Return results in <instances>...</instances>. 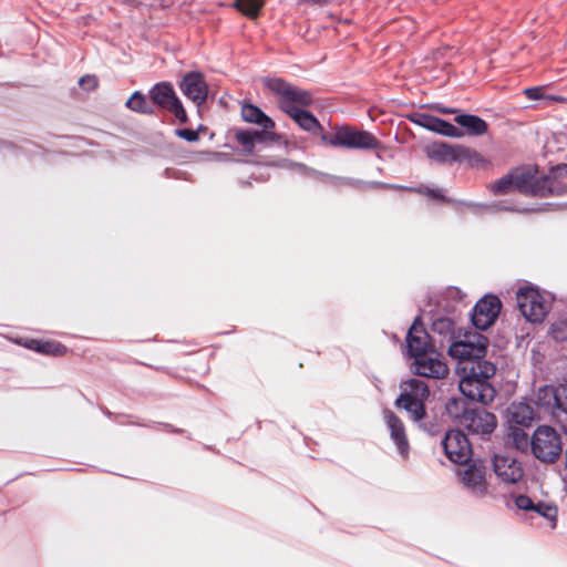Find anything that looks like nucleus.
<instances>
[{"label":"nucleus","mask_w":567,"mask_h":567,"mask_svg":"<svg viewBox=\"0 0 567 567\" xmlns=\"http://www.w3.org/2000/svg\"><path fill=\"white\" fill-rule=\"evenodd\" d=\"M290 117L301 130L312 135H318L324 145L359 151H377L382 148V144L375 135L368 131L359 130L355 126L338 125L334 126L333 133L328 134L318 118L306 110H300L291 114Z\"/></svg>","instance_id":"1"},{"label":"nucleus","mask_w":567,"mask_h":567,"mask_svg":"<svg viewBox=\"0 0 567 567\" xmlns=\"http://www.w3.org/2000/svg\"><path fill=\"white\" fill-rule=\"evenodd\" d=\"M495 372L496 367L489 361H467L460 370V391L472 401L488 404L496 395L491 382Z\"/></svg>","instance_id":"2"},{"label":"nucleus","mask_w":567,"mask_h":567,"mask_svg":"<svg viewBox=\"0 0 567 567\" xmlns=\"http://www.w3.org/2000/svg\"><path fill=\"white\" fill-rule=\"evenodd\" d=\"M529 447L533 456L539 462L553 464L563 454V434L550 425H539L530 436Z\"/></svg>","instance_id":"3"},{"label":"nucleus","mask_w":567,"mask_h":567,"mask_svg":"<svg viewBox=\"0 0 567 567\" xmlns=\"http://www.w3.org/2000/svg\"><path fill=\"white\" fill-rule=\"evenodd\" d=\"M266 86L277 96L279 109L289 116L310 106L313 102L312 94L309 91L297 87L279 78L266 80Z\"/></svg>","instance_id":"4"},{"label":"nucleus","mask_w":567,"mask_h":567,"mask_svg":"<svg viewBox=\"0 0 567 567\" xmlns=\"http://www.w3.org/2000/svg\"><path fill=\"white\" fill-rule=\"evenodd\" d=\"M516 302L524 318L533 323L543 322L548 313L544 296L534 287H522L516 292Z\"/></svg>","instance_id":"5"},{"label":"nucleus","mask_w":567,"mask_h":567,"mask_svg":"<svg viewBox=\"0 0 567 567\" xmlns=\"http://www.w3.org/2000/svg\"><path fill=\"white\" fill-rule=\"evenodd\" d=\"M567 194V164H560L547 176H534L530 196L547 197Z\"/></svg>","instance_id":"6"},{"label":"nucleus","mask_w":567,"mask_h":567,"mask_svg":"<svg viewBox=\"0 0 567 567\" xmlns=\"http://www.w3.org/2000/svg\"><path fill=\"white\" fill-rule=\"evenodd\" d=\"M152 103L175 115L181 123L188 121L186 111L169 82L156 83L150 91Z\"/></svg>","instance_id":"7"},{"label":"nucleus","mask_w":567,"mask_h":567,"mask_svg":"<svg viewBox=\"0 0 567 567\" xmlns=\"http://www.w3.org/2000/svg\"><path fill=\"white\" fill-rule=\"evenodd\" d=\"M487 339L481 334L475 336V341L470 339L453 342L449 348V354L458 360V371L467 361H485Z\"/></svg>","instance_id":"8"},{"label":"nucleus","mask_w":567,"mask_h":567,"mask_svg":"<svg viewBox=\"0 0 567 567\" xmlns=\"http://www.w3.org/2000/svg\"><path fill=\"white\" fill-rule=\"evenodd\" d=\"M446 457L455 464L471 461L473 451L467 436L461 430H450L441 442Z\"/></svg>","instance_id":"9"},{"label":"nucleus","mask_w":567,"mask_h":567,"mask_svg":"<svg viewBox=\"0 0 567 567\" xmlns=\"http://www.w3.org/2000/svg\"><path fill=\"white\" fill-rule=\"evenodd\" d=\"M502 309V302L494 295H486L474 306L472 322L475 328L486 330L496 321Z\"/></svg>","instance_id":"10"},{"label":"nucleus","mask_w":567,"mask_h":567,"mask_svg":"<svg viewBox=\"0 0 567 567\" xmlns=\"http://www.w3.org/2000/svg\"><path fill=\"white\" fill-rule=\"evenodd\" d=\"M496 416L483 408H472L471 412H467L465 420L462 421V426L470 433L481 437H488L496 429Z\"/></svg>","instance_id":"11"},{"label":"nucleus","mask_w":567,"mask_h":567,"mask_svg":"<svg viewBox=\"0 0 567 567\" xmlns=\"http://www.w3.org/2000/svg\"><path fill=\"white\" fill-rule=\"evenodd\" d=\"M465 467L460 472L462 483L472 491V493L483 496L487 492L486 466L482 461H473L464 464Z\"/></svg>","instance_id":"12"},{"label":"nucleus","mask_w":567,"mask_h":567,"mask_svg":"<svg viewBox=\"0 0 567 567\" xmlns=\"http://www.w3.org/2000/svg\"><path fill=\"white\" fill-rule=\"evenodd\" d=\"M415 373L430 379H444L449 374L446 363L435 352H426L414 359Z\"/></svg>","instance_id":"13"},{"label":"nucleus","mask_w":567,"mask_h":567,"mask_svg":"<svg viewBox=\"0 0 567 567\" xmlns=\"http://www.w3.org/2000/svg\"><path fill=\"white\" fill-rule=\"evenodd\" d=\"M532 183L533 175L528 173L507 174L494 182L491 189L495 195H505L514 189L524 195H530Z\"/></svg>","instance_id":"14"},{"label":"nucleus","mask_w":567,"mask_h":567,"mask_svg":"<svg viewBox=\"0 0 567 567\" xmlns=\"http://www.w3.org/2000/svg\"><path fill=\"white\" fill-rule=\"evenodd\" d=\"M493 468L496 476L507 484L517 483L524 475L522 464L516 458L506 455H495Z\"/></svg>","instance_id":"15"},{"label":"nucleus","mask_w":567,"mask_h":567,"mask_svg":"<svg viewBox=\"0 0 567 567\" xmlns=\"http://www.w3.org/2000/svg\"><path fill=\"white\" fill-rule=\"evenodd\" d=\"M408 352L414 359L423 353L429 352L431 347L430 336L426 332L420 318L412 323L406 334Z\"/></svg>","instance_id":"16"},{"label":"nucleus","mask_w":567,"mask_h":567,"mask_svg":"<svg viewBox=\"0 0 567 567\" xmlns=\"http://www.w3.org/2000/svg\"><path fill=\"white\" fill-rule=\"evenodd\" d=\"M181 91L197 105L203 104L208 94L207 84L204 76L199 72L187 73L181 84Z\"/></svg>","instance_id":"17"},{"label":"nucleus","mask_w":567,"mask_h":567,"mask_svg":"<svg viewBox=\"0 0 567 567\" xmlns=\"http://www.w3.org/2000/svg\"><path fill=\"white\" fill-rule=\"evenodd\" d=\"M416 116H417V118H415L413 116V117H411V120L414 123H416L432 132H435V133H439L441 135L449 136V137H462L464 135L463 131H461L458 127L454 126L453 124H451L450 122H447L443 118L427 115V114H419Z\"/></svg>","instance_id":"18"},{"label":"nucleus","mask_w":567,"mask_h":567,"mask_svg":"<svg viewBox=\"0 0 567 567\" xmlns=\"http://www.w3.org/2000/svg\"><path fill=\"white\" fill-rule=\"evenodd\" d=\"M560 401V384L558 386H540L535 394L536 405L545 412L558 417V406Z\"/></svg>","instance_id":"19"},{"label":"nucleus","mask_w":567,"mask_h":567,"mask_svg":"<svg viewBox=\"0 0 567 567\" xmlns=\"http://www.w3.org/2000/svg\"><path fill=\"white\" fill-rule=\"evenodd\" d=\"M276 134L269 131L238 130L235 132V141L245 152L251 153L257 142L275 141Z\"/></svg>","instance_id":"20"},{"label":"nucleus","mask_w":567,"mask_h":567,"mask_svg":"<svg viewBox=\"0 0 567 567\" xmlns=\"http://www.w3.org/2000/svg\"><path fill=\"white\" fill-rule=\"evenodd\" d=\"M384 417L390 430L392 440L396 444L399 451L402 454H405L409 449V442L405 434V427L403 422L390 410L385 411Z\"/></svg>","instance_id":"21"},{"label":"nucleus","mask_w":567,"mask_h":567,"mask_svg":"<svg viewBox=\"0 0 567 567\" xmlns=\"http://www.w3.org/2000/svg\"><path fill=\"white\" fill-rule=\"evenodd\" d=\"M241 117L247 123L260 125L262 131L272 132L275 128V122L255 104H244L241 106Z\"/></svg>","instance_id":"22"},{"label":"nucleus","mask_w":567,"mask_h":567,"mask_svg":"<svg viewBox=\"0 0 567 567\" xmlns=\"http://www.w3.org/2000/svg\"><path fill=\"white\" fill-rule=\"evenodd\" d=\"M534 420L535 412L528 403H513L508 409V421L513 425L530 426Z\"/></svg>","instance_id":"23"},{"label":"nucleus","mask_w":567,"mask_h":567,"mask_svg":"<svg viewBox=\"0 0 567 567\" xmlns=\"http://www.w3.org/2000/svg\"><path fill=\"white\" fill-rule=\"evenodd\" d=\"M457 145L434 143L426 148L427 156L442 164L456 162Z\"/></svg>","instance_id":"24"},{"label":"nucleus","mask_w":567,"mask_h":567,"mask_svg":"<svg viewBox=\"0 0 567 567\" xmlns=\"http://www.w3.org/2000/svg\"><path fill=\"white\" fill-rule=\"evenodd\" d=\"M399 396H406L408 400H419L425 402L430 396L429 385L417 379H411L404 383Z\"/></svg>","instance_id":"25"},{"label":"nucleus","mask_w":567,"mask_h":567,"mask_svg":"<svg viewBox=\"0 0 567 567\" xmlns=\"http://www.w3.org/2000/svg\"><path fill=\"white\" fill-rule=\"evenodd\" d=\"M454 121L464 127L470 135H483L487 132V123L480 116L472 114L457 115Z\"/></svg>","instance_id":"26"},{"label":"nucleus","mask_w":567,"mask_h":567,"mask_svg":"<svg viewBox=\"0 0 567 567\" xmlns=\"http://www.w3.org/2000/svg\"><path fill=\"white\" fill-rule=\"evenodd\" d=\"M398 409L405 410L413 421H421L426 414L425 404L419 400H408L406 396H399L395 400Z\"/></svg>","instance_id":"27"},{"label":"nucleus","mask_w":567,"mask_h":567,"mask_svg":"<svg viewBox=\"0 0 567 567\" xmlns=\"http://www.w3.org/2000/svg\"><path fill=\"white\" fill-rule=\"evenodd\" d=\"M456 162L465 163L470 167H484L488 164L477 151L463 145H457Z\"/></svg>","instance_id":"28"},{"label":"nucleus","mask_w":567,"mask_h":567,"mask_svg":"<svg viewBox=\"0 0 567 567\" xmlns=\"http://www.w3.org/2000/svg\"><path fill=\"white\" fill-rule=\"evenodd\" d=\"M447 415L454 421L462 425V421L467 416V412H471L472 408L467 406L463 399L452 398L445 405Z\"/></svg>","instance_id":"29"},{"label":"nucleus","mask_w":567,"mask_h":567,"mask_svg":"<svg viewBox=\"0 0 567 567\" xmlns=\"http://www.w3.org/2000/svg\"><path fill=\"white\" fill-rule=\"evenodd\" d=\"M126 106L136 113L154 114L153 106L147 102L146 96L138 91L134 92L126 101Z\"/></svg>","instance_id":"30"},{"label":"nucleus","mask_w":567,"mask_h":567,"mask_svg":"<svg viewBox=\"0 0 567 567\" xmlns=\"http://www.w3.org/2000/svg\"><path fill=\"white\" fill-rule=\"evenodd\" d=\"M265 2H230V6L245 17L257 19L262 10Z\"/></svg>","instance_id":"31"},{"label":"nucleus","mask_w":567,"mask_h":567,"mask_svg":"<svg viewBox=\"0 0 567 567\" xmlns=\"http://www.w3.org/2000/svg\"><path fill=\"white\" fill-rule=\"evenodd\" d=\"M68 352V348L55 340H43L42 348L40 349L41 354L52 357H63Z\"/></svg>","instance_id":"32"},{"label":"nucleus","mask_w":567,"mask_h":567,"mask_svg":"<svg viewBox=\"0 0 567 567\" xmlns=\"http://www.w3.org/2000/svg\"><path fill=\"white\" fill-rule=\"evenodd\" d=\"M409 190L420 194V195H424V196L430 197L435 200H441V202H446V203L450 202V199H447L444 196L443 192L439 188H430L426 186H420V187L409 188Z\"/></svg>","instance_id":"33"},{"label":"nucleus","mask_w":567,"mask_h":567,"mask_svg":"<svg viewBox=\"0 0 567 567\" xmlns=\"http://www.w3.org/2000/svg\"><path fill=\"white\" fill-rule=\"evenodd\" d=\"M550 334L556 341L567 340V319L555 321L550 328Z\"/></svg>","instance_id":"34"},{"label":"nucleus","mask_w":567,"mask_h":567,"mask_svg":"<svg viewBox=\"0 0 567 567\" xmlns=\"http://www.w3.org/2000/svg\"><path fill=\"white\" fill-rule=\"evenodd\" d=\"M533 511L536 512L537 514H539L540 516L547 518L548 520H555L556 516H557V507L556 506L548 505V504L540 503V502L537 504L535 503Z\"/></svg>","instance_id":"35"},{"label":"nucleus","mask_w":567,"mask_h":567,"mask_svg":"<svg viewBox=\"0 0 567 567\" xmlns=\"http://www.w3.org/2000/svg\"><path fill=\"white\" fill-rule=\"evenodd\" d=\"M513 441L517 449L525 450L529 446L530 437L520 429L512 431Z\"/></svg>","instance_id":"36"},{"label":"nucleus","mask_w":567,"mask_h":567,"mask_svg":"<svg viewBox=\"0 0 567 567\" xmlns=\"http://www.w3.org/2000/svg\"><path fill=\"white\" fill-rule=\"evenodd\" d=\"M433 331L439 333H450L453 331L454 323L449 318H440L433 322Z\"/></svg>","instance_id":"37"},{"label":"nucleus","mask_w":567,"mask_h":567,"mask_svg":"<svg viewBox=\"0 0 567 567\" xmlns=\"http://www.w3.org/2000/svg\"><path fill=\"white\" fill-rule=\"evenodd\" d=\"M79 84L85 91H93L99 86V79L93 74H86L80 79Z\"/></svg>","instance_id":"38"},{"label":"nucleus","mask_w":567,"mask_h":567,"mask_svg":"<svg viewBox=\"0 0 567 567\" xmlns=\"http://www.w3.org/2000/svg\"><path fill=\"white\" fill-rule=\"evenodd\" d=\"M175 134L187 142H197L199 140L198 132L190 128H178L175 131Z\"/></svg>","instance_id":"39"},{"label":"nucleus","mask_w":567,"mask_h":567,"mask_svg":"<svg viewBox=\"0 0 567 567\" xmlns=\"http://www.w3.org/2000/svg\"><path fill=\"white\" fill-rule=\"evenodd\" d=\"M515 505L522 511H533L535 503L526 495H518L515 498Z\"/></svg>","instance_id":"40"},{"label":"nucleus","mask_w":567,"mask_h":567,"mask_svg":"<svg viewBox=\"0 0 567 567\" xmlns=\"http://www.w3.org/2000/svg\"><path fill=\"white\" fill-rule=\"evenodd\" d=\"M565 415L567 417V385L560 384V401L558 406V417Z\"/></svg>","instance_id":"41"},{"label":"nucleus","mask_w":567,"mask_h":567,"mask_svg":"<svg viewBox=\"0 0 567 567\" xmlns=\"http://www.w3.org/2000/svg\"><path fill=\"white\" fill-rule=\"evenodd\" d=\"M524 94L529 100H539L543 97V87H540V86L527 87L524 90Z\"/></svg>","instance_id":"42"},{"label":"nucleus","mask_w":567,"mask_h":567,"mask_svg":"<svg viewBox=\"0 0 567 567\" xmlns=\"http://www.w3.org/2000/svg\"><path fill=\"white\" fill-rule=\"evenodd\" d=\"M42 343H43V340L31 339V340L28 341L27 348L40 353V349L42 348Z\"/></svg>","instance_id":"43"},{"label":"nucleus","mask_w":567,"mask_h":567,"mask_svg":"<svg viewBox=\"0 0 567 567\" xmlns=\"http://www.w3.org/2000/svg\"><path fill=\"white\" fill-rule=\"evenodd\" d=\"M554 101H560L563 100L561 97H553Z\"/></svg>","instance_id":"44"}]
</instances>
